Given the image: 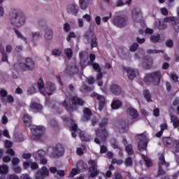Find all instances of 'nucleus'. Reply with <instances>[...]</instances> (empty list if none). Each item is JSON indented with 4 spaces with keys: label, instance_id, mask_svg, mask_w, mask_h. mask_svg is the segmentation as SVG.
Listing matches in <instances>:
<instances>
[{
    "label": "nucleus",
    "instance_id": "nucleus-1",
    "mask_svg": "<svg viewBox=\"0 0 179 179\" xmlns=\"http://www.w3.org/2000/svg\"><path fill=\"white\" fill-rule=\"evenodd\" d=\"M9 19L12 26H15V27H22L26 23L24 14L16 10H13L10 13Z\"/></svg>",
    "mask_w": 179,
    "mask_h": 179
},
{
    "label": "nucleus",
    "instance_id": "nucleus-2",
    "mask_svg": "<svg viewBox=\"0 0 179 179\" xmlns=\"http://www.w3.org/2000/svg\"><path fill=\"white\" fill-rule=\"evenodd\" d=\"M162 79V71H156L148 73L145 78L146 83H153V85H159Z\"/></svg>",
    "mask_w": 179,
    "mask_h": 179
},
{
    "label": "nucleus",
    "instance_id": "nucleus-3",
    "mask_svg": "<svg viewBox=\"0 0 179 179\" xmlns=\"http://www.w3.org/2000/svg\"><path fill=\"white\" fill-rule=\"evenodd\" d=\"M95 135L96 138H94L95 143H97V145H100V141L101 142H106L107 138H108V131H107V129H98L96 130Z\"/></svg>",
    "mask_w": 179,
    "mask_h": 179
},
{
    "label": "nucleus",
    "instance_id": "nucleus-4",
    "mask_svg": "<svg viewBox=\"0 0 179 179\" xmlns=\"http://www.w3.org/2000/svg\"><path fill=\"white\" fill-rule=\"evenodd\" d=\"M31 131L33 133L31 139L32 141H37V139H40V136L43 135V132L45 131V128L43 126L32 125L31 126Z\"/></svg>",
    "mask_w": 179,
    "mask_h": 179
},
{
    "label": "nucleus",
    "instance_id": "nucleus-5",
    "mask_svg": "<svg viewBox=\"0 0 179 179\" xmlns=\"http://www.w3.org/2000/svg\"><path fill=\"white\" fill-rule=\"evenodd\" d=\"M91 41V42H90ZM83 41L85 44H91V48L97 47V38L94 36V34L87 32L83 36Z\"/></svg>",
    "mask_w": 179,
    "mask_h": 179
},
{
    "label": "nucleus",
    "instance_id": "nucleus-6",
    "mask_svg": "<svg viewBox=\"0 0 179 179\" xmlns=\"http://www.w3.org/2000/svg\"><path fill=\"white\" fill-rule=\"evenodd\" d=\"M18 66L21 71H33L34 69V62L31 58H26L25 62L18 64Z\"/></svg>",
    "mask_w": 179,
    "mask_h": 179
},
{
    "label": "nucleus",
    "instance_id": "nucleus-7",
    "mask_svg": "<svg viewBox=\"0 0 179 179\" xmlns=\"http://www.w3.org/2000/svg\"><path fill=\"white\" fill-rule=\"evenodd\" d=\"M88 164L90 166V167L88 169L90 176L93 178L94 177H96L99 173H100V171H99L97 169V162L91 159L88 162Z\"/></svg>",
    "mask_w": 179,
    "mask_h": 179
},
{
    "label": "nucleus",
    "instance_id": "nucleus-8",
    "mask_svg": "<svg viewBox=\"0 0 179 179\" xmlns=\"http://www.w3.org/2000/svg\"><path fill=\"white\" fill-rule=\"evenodd\" d=\"M138 138L140 139L138 144V149L140 152L143 150H146V148L148 147V138L145 134L138 135Z\"/></svg>",
    "mask_w": 179,
    "mask_h": 179
},
{
    "label": "nucleus",
    "instance_id": "nucleus-9",
    "mask_svg": "<svg viewBox=\"0 0 179 179\" xmlns=\"http://www.w3.org/2000/svg\"><path fill=\"white\" fill-rule=\"evenodd\" d=\"M159 174H160L161 176H163V174H165V171L164 170H163V168L162 167V166H164V167H169V163L166 162V159H164V155H163V154L159 155Z\"/></svg>",
    "mask_w": 179,
    "mask_h": 179
},
{
    "label": "nucleus",
    "instance_id": "nucleus-10",
    "mask_svg": "<svg viewBox=\"0 0 179 179\" xmlns=\"http://www.w3.org/2000/svg\"><path fill=\"white\" fill-rule=\"evenodd\" d=\"M113 22L117 27H124L127 26V18L121 16H116L113 17Z\"/></svg>",
    "mask_w": 179,
    "mask_h": 179
},
{
    "label": "nucleus",
    "instance_id": "nucleus-11",
    "mask_svg": "<svg viewBox=\"0 0 179 179\" xmlns=\"http://www.w3.org/2000/svg\"><path fill=\"white\" fill-rule=\"evenodd\" d=\"M92 96H94V97H96L97 99V100H99V106L98 110L99 111H102L103 108H104V106H106V98H104L103 96L99 94L96 92H94L92 94Z\"/></svg>",
    "mask_w": 179,
    "mask_h": 179
},
{
    "label": "nucleus",
    "instance_id": "nucleus-12",
    "mask_svg": "<svg viewBox=\"0 0 179 179\" xmlns=\"http://www.w3.org/2000/svg\"><path fill=\"white\" fill-rule=\"evenodd\" d=\"M132 17L134 22H141L142 20V12L139 8H134L132 11Z\"/></svg>",
    "mask_w": 179,
    "mask_h": 179
},
{
    "label": "nucleus",
    "instance_id": "nucleus-13",
    "mask_svg": "<svg viewBox=\"0 0 179 179\" xmlns=\"http://www.w3.org/2000/svg\"><path fill=\"white\" fill-rule=\"evenodd\" d=\"M64 152H65V150L64 149V146H62V145H61V144H58L53 149L52 156H54V157H55V156H58V157L62 156V155H64Z\"/></svg>",
    "mask_w": 179,
    "mask_h": 179
},
{
    "label": "nucleus",
    "instance_id": "nucleus-14",
    "mask_svg": "<svg viewBox=\"0 0 179 179\" xmlns=\"http://www.w3.org/2000/svg\"><path fill=\"white\" fill-rule=\"evenodd\" d=\"M124 71L127 73V76L130 80H134L136 78V72L131 67H124Z\"/></svg>",
    "mask_w": 179,
    "mask_h": 179
},
{
    "label": "nucleus",
    "instance_id": "nucleus-15",
    "mask_svg": "<svg viewBox=\"0 0 179 179\" xmlns=\"http://www.w3.org/2000/svg\"><path fill=\"white\" fill-rule=\"evenodd\" d=\"M127 115L131 117L133 120H135V118H138L139 117L138 110L132 107H129L127 109Z\"/></svg>",
    "mask_w": 179,
    "mask_h": 179
},
{
    "label": "nucleus",
    "instance_id": "nucleus-16",
    "mask_svg": "<svg viewBox=\"0 0 179 179\" xmlns=\"http://www.w3.org/2000/svg\"><path fill=\"white\" fill-rule=\"evenodd\" d=\"M45 86V90L48 96H51V94H52V92H54L55 90V84L51 82H47Z\"/></svg>",
    "mask_w": 179,
    "mask_h": 179
},
{
    "label": "nucleus",
    "instance_id": "nucleus-17",
    "mask_svg": "<svg viewBox=\"0 0 179 179\" xmlns=\"http://www.w3.org/2000/svg\"><path fill=\"white\" fill-rule=\"evenodd\" d=\"M84 113V115L82 117V121H83V122H86L87 121H89V120H90V117L92 116V110H90V109H89V108H85L83 110Z\"/></svg>",
    "mask_w": 179,
    "mask_h": 179
},
{
    "label": "nucleus",
    "instance_id": "nucleus-18",
    "mask_svg": "<svg viewBox=\"0 0 179 179\" xmlns=\"http://www.w3.org/2000/svg\"><path fill=\"white\" fill-rule=\"evenodd\" d=\"M78 72H79V68L77 67V66H67L66 69V73H67V75H73L78 73Z\"/></svg>",
    "mask_w": 179,
    "mask_h": 179
},
{
    "label": "nucleus",
    "instance_id": "nucleus-19",
    "mask_svg": "<svg viewBox=\"0 0 179 179\" xmlns=\"http://www.w3.org/2000/svg\"><path fill=\"white\" fill-rule=\"evenodd\" d=\"M45 156V151L43 150H39L33 153V157L36 162L41 159H43Z\"/></svg>",
    "mask_w": 179,
    "mask_h": 179
},
{
    "label": "nucleus",
    "instance_id": "nucleus-20",
    "mask_svg": "<svg viewBox=\"0 0 179 179\" xmlns=\"http://www.w3.org/2000/svg\"><path fill=\"white\" fill-rule=\"evenodd\" d=\"M110 92L113 94H115L116 96H118L122 93V90H121V87L118 86L117 85H112L110 86Z\"/></svg>",
    "mask_w": 179,
    "mask_h": 179
},
{
    "label": "nucleus",
    "instance_id": "nucleus-21",
    "mask_svg": "<svg viewBox=\"0 0 179 179\" xmlns=\"http://www.w3.org/2000/svg\"><path fill=\"white\" fill-rule=\"evenodd\" d=\"M71 103L74 104V106H83L85 104V101L78 96H73L71 98Z\"/></svg>",
    "mask_w": 179,
    "mask_h": 179
},
{
    "label": "nucleus",
    "instance_id": "nucleus-22",
    "mask_svg": "<svg viewBox=\"0 0 179 179\" xmlns=\"http://www.w3.org/2000/svg\"><path fill=\"white\" fill-rule=\"evenodd\" d=\"M34 86H37L39 92L42 94H44V92H43V89L45 87V85L44 84V80H43V78H40L37 84H34Z\"/></svg>",
    "mask_w": 179,
    "mask_h": 179
},
{
    "label": "nucleus",
    "instance_id": "nucleus-23",
    "mask_svg": "<svg viewBox=\"0 0 179 179\" xmlns=\"http://www.w3.org/2000/svg\"><path fill=\"white\" fill-rule=\"evenodd\" d=\"M68 12H69V13H71V15L76 16V15H78V12H79L78 6H76V4H72L71 6H70L69 7Z\"/></svg>",
    "mask_w": 179,
    "mask_h": 179
},
{
    "label": "nucleus",
    "instance_id": "nucleus-24",
    "mask_svg": "<svg viewBox=\"0 0 179 179\" xmlns=\"http://www.w3.org/2000/svg\"><path fill=\"white\" fill-rule=\"evenodd\" d=\"M150 41L151 43H153V44H156L157 43H160V41H162V37L160 36V34H156L152 35L150 37Z\"/></svg>",
    "mask_w": 179,
    "mask_h": 179
},
{
    "label": "nucleus",
    "instance_id": "nucleus-25",
    "mask_svg": "<svg viewBox=\"0 0 179 179\" xmlns=\"http://www.w3.org/2000/svg\"><path fill=\"white\" fill-rule=\"evenodd\" d=\"M170 117H171V122H172L174 128H178L179 127L178 117H177L176 115H171V114H170Z\"/></svg>",
    "mask_w": 179,
    "mask_h": 179
},
{
    "label": "nucleus",
    "instance_id": "nucleus-26",
    "mask_svg": "<svg viewBox=\"0 0 179 179\" xmlns=\"http://www.w3.org/2000/svg\"><path fill=\"white\" fill-rule=\"evenodd\" d=\"M22 121L26 127H31V117L27 113L24 115Z\"/></svg>",
    "mask_w": 179,
    "mask_h": 179
},
{
    "label": "nucleus",
    "instance_id": "nucleus-27",
    "mask_svg": "<svg viewBox=\"0 0 179 179\" xmlns=\"http://www.w3.org/2000/svg\"><path fill=\"white\" fill-rule=\"evenodd\" d=\"M93 2V0H80V9H87L89 3Z\"/></svg>",
    "mask_w": 179,
    "mask_h": 179
},
{
    "label": "nucleus",
    "instance_id": "nucleus-28",
    "mask_svg": "<svg viewBox=\"0 0 179 179\" xmlns=\"http://www.w3.org/2000/svg\"><path fill=\"white\" fill-rule=\"evenodd\" d=\"M122 106V102L120 100L113 101L111 103V108L113 110H118L120 107Z\"/></svg>",
    "mask_w": 179,
    "mask_h": 179
},
{
    "label": "nucleus",
    "instance_id": "nucleus-29",
    "mask_svg": "<svg viewBox=\"0 0 179 179\" xmlns=\"http://www.w3.org/2000/svg\"><path fill=\"white\" fill-rule=\"evenodd\" d=\"M1 101H3V103H5V104H6V103H13L14 99H13V96H12V95H6V96H3V98H1Z\"/></svg>",
    "mask_w": 179,
    "mask_h": 179
},
{
    "label": "nucleus",
    "instance_id": "nucleus-30",
    "mask_svg": "<svg viewBox=\"0 0 179 179\" xmlns=\"http://www.w3.org/2000/svg\"><path fill=\"white\" fill-rule=\"evenodd\" d=\"M172 27L176 33H179V17L176 18L174 22H172Z\"/></svg>",
    "mask_w": 179,
    "mask_h": 179
},
{
    "label": "nucleus",
    "instance_id": "nucleus-31",
    "mask_svg": "<svg viewBox=\"0 0 179 179\" xmlns=\"http://www.w3.org/2000/svg\"><path fill=\"white\" fill-rule=\"evenodd\" d=\"M163 142L165 146H166V148H171L173 139H171V138L170 137H165L163 138Z\"/></svg>",
    "mask_w": 179,
    "mask_h": 179
},
{
    "label": "nucleus",
    "instance_id": "nucleus-32",
    "mask_svg": "<svg viewBox=\"0 0 179 179\" xmlns=\"http://www.w3.org/2000/svg\"><path fill=\"white\" fill-rule=\"evenodd\" d=\"M30 108H31L32 110H37L38 111H40L41 110H43V106L36 102H31L30 104Z\"/></svg>",
    "mask_w": 179,
    "mask_h": 179
},
{
    "label": "nucleus",
    "instance_id": "nucleus-33",
    "mask_svg": "<svg viewBox=\"0 0 179 179\" xmlns=\"http://www.w3.org/2000/svg\"><path fill=\"white\" fill-rule=\"evenodd\" d=\"M14 31L17 36L18 38H20V40H22V41H24L25 43H27V38H26L19 30L14 29Z\"/></svg>",
    "mask_w": 179,
    "mask_h": 179
},
{
    "label": "nucleus",
    "instance_id": "nucleus-34",
    "mask_svg": "<svg viewBox=\"0 0 179 179\" xmlns=\"http://www.w3.org/2000/svg\"><path fill=\"white\" fill-rule=\"evenodd\" d=\"M79 55L80 59V64H82V62H85V59L89 58V54H87L86 52H80Z\"/></svg>",
    "mask_w": 179,
    "mask_h": 179
},
{
    "label": "nucleus",
    "instance_id": "nucleus-35",
    "mask_svg": "<svg viewBox=\"0 0 179 179\" xmlns=\"http://www.w3.org/2000/svg\"><path fill=\"white\" fill-rule=\"evenodd\" d=\"M157 27L159 29V30H166V29L168 27V25L167 24L164 23V22L159 20Z\"/></svg>",
    "mask_w": 179,
    "mask_h": 179
},
{
    "label": "nucleus",
    "instance_id": "nucleus-36",
    "mask_svg": "<svg viewBox=\"0 0 179 179\" xmlns=\"http://www.w3.org/2000/svg\"><path fill=\"white\" fill-rule=\"evenodd\" d=\"M45 40L50 41V40H52V30L51 29H48L45 31V36H44Z\"/></svg>",
    "mask_w": 179,
    "mask_h": 179
},
{
    "label": "nucleus",
    "instance_id": "nucleus-37",
    "mask_svg": "<svg viewBox=\"0 0 179 179\" xmlns=\"http://www.w3.org/2000/svg\"><path fill=\"white\" fill-rule=\"evenodd\" d=\"M87 65H92V66L96 72H101V68H100V65L99 64L94 62H88Z\"/></svg>",
    "mask_w": 179,
    "mask_h": 179
},
{
    "label": "nucleus",
    "instance_id": "nucleus-38",
    "mask_svg": "<svg viewBox=\"0 0 179 179\" xmlns=\"http://www.w3.org/2000/svg\"><path fill=\"white\" fill-rule=\"evenodd\" d=\"M141 156H142L144 162H145L147 167H151V166L152 164V160H150L149 157H148L146 155H145L143 154H142Z\"/></svg>",
    "mask_w": 179,
    "mask_h": 179
},
{
    "label": "nucleus",
    "instance_id": "nucleus-39",
    "mask_svg": "<svg viewBox=\"0 0 179 179\" xmlns=\"http://www.w3.org/2000/svg\"><path fill=\"white\" fill-rule=\"evenodd\" d=\"M143 95L147 101H152V95L150 94V92H149V90H145L143 92Z\"/></svg>",
    "mask_w": 179,
    "mask_h": 179
},
{
    "label": "nucleus",
    "instance_id": "nucleus-40",
    "mask_svg": "<svg viewBox=\"0 0 179 179\" xmlns=\"http://www.w3.org/2000/svg\"><path fill=\"white\" fill-rule=\"evenodd\" d=\"M64 54H66V55L68 58H72L73 52H72L71 48H67L64 49Z\"/></svg>",
    "mask_w": 179,
    "mask_h": 179
},
{
    "label": "nucleus",
    "instance_id": "nucleus-41",
    "mask_svg": "<svg viewBox=\"0 0 179 179\" xmlns=\"http://www.w3.org/2000/svg\"><path fill=\"white\" fill-rule=\"evenodd\" d=\"M9 171V168L6 165L0 166V173L1 174H6Z\"/></svg>",
    "mask_w": 179,
    "mask_h": 179
},
{
    "label": "nucleus",
    "instance_id": "nucleus-42",
    "mask_svg": "<svg viewBox=\"0 0 179 179\" xmlns=\"http://www.w3.org/2000/svg\"><path fill=\"white\" fill-rule=\"evenodd\" d=\"M42 174L45 176V177H48L50 176V171H48V169H47V166H43L41 168Z\"/></svg>",
    "mask_w": 179,
    "mask_h": 179
},
{
    "label": "nucleus",
    "instance_id": "nucleus-43",
    "mask_svg": "<svg viewBox=\"0 0 179 179\" xmlns=\"http://www.w3.org/2000/svg\"><path fill=\"white\" fill-rule=\"evenodd\" d=\"M125 150L128 153V155H134V150L132 149L131 145H127L125 146Z\"/></svg>",
    "mask_w": 179,
    "mask_h": 179
},
{
    "label": "nucleus",
    "instance_id": "nucleus-44",
    "mask_svg": "<svg viewBox=\"0 0 179 179\" xmlns=\"http://www.w3.org/2000/svg\"><path fill=\"white\" fill-rule=\"evenodd\" d=\"M176 19H177V17H166L164 18V23H170L171 22H172V23H173V22L176 20Z\"/></svg>",
    "mask_w": 179,
    "mask_h": 179
},
{
    "label": "nucleus",
    "instance_id": "nucleus-45",
    "mask_svg": "<svg viewBox=\"0 0 179 179\" xmlns=\"http://www.w3.org/2000/svg\"><path fill=\"white\" fill-rule=\"evenodd\" d=\"M45 176L43 174V172L38 171L35 174V179H44Z\"/></svg>",
    "mask_w": 179,
    "mask_h": 179
},
{
    "label": "nucleus",
    "instance_id": "nucleus-46",
    "mask_svg": "<svg viewBox=\"0 0 179 179\" xmlns=\"http://www.w3.org/2000/svg\"><path fill=\"white\" fill-rule=\"evenodd\" d=\"M138 47H139V45L136 43H134L130 46L129 50L131 51V52H135V51L138 50Z\"/></svg>",
    "mask_w": 179,
    "mask_h": 179
},
{
    "label": "nucleus",
    "instance_id": "nucleus-47",
    "mask_svg": "<svg viewBox=\"0 0 179 179\" xmlns=\"http://www.w3.org/2000/svg\"><path fill=\"white\" fill-rule=\"evenodd\" d=\"M124 164H125V166H127V167H131V166H132V164H134V162H132V158H131V157H127V158L125 159Z\"/></svg>",
    "mask_w": 179,
    "mask_h": 179
},
{
    "label": "nucleus",
    "instance_id": "nucleus-48",
    "mask_svg": "<svg viewBox=\"0 0 179 179\" xmlns=\"http://www.w3.org/2000/svg\"><path fill=\"white\" fill-rule=\"evenodd\" d=\"M36 92L37 90L36 89V85H34L27 90V93L29 95L34 94V93H36Z\"/></svg>",
    "mask_w": 179,
    "mask_h": 179
},
{
    "label": "nucleus",
    "instance_id": "nucleus-49",
    "mask_svg": "<svg viewBox=\"0 0 179 179\" xmlns=\"http://www.w3.org/2000/svg\"><path fill=\"white\" fill-rule=\"evenodd\" d=\"M148 54H160V52H164V51L163 50H147Z\"/></svg>",
    "mask_w": 179,
    "mask_h": 179
},
{
    "label": "nucleus",
    "instance_id": "nucleus-50",
    "mask_svg": "<svg viewBox=\"0 0 179 179\" xmlns=\"http://www.w3.org/2000/svg\"><path fill=\"white\" fill-rule=\"evenodd\" d=\"M32 36V41H34L36 40H38V38H40V32L39 31H36V32H33L31 34Z\"/></svg>",
    "mask_w": 179,
    "mask_h": 179
},
{
    "label": "nucleus",
    "instance_id": "nucleus-51",
    "mask_svg": "<svg viewBox=\"0 0 179 179\" xmlns=\"http://www.w3.org/2000/svg\"><path fill=\"white\" fill-rule=\"evenodd\" d=\"M112 163L113 164H117V166H121L122 163H124V161L121 159H117L115 158L112 159Z\"/></svg>",
    "mask_w": 179,
    "mask_h": 179
},
{
    "label": "nucleus",
    "instance_id": "nucleus-52",
    "mask_svg": "<svg viewBox=\"0 0 179 179\" xmlns=\"http://www.w3.org/2000/svg\"><path fill=\"white\" fill-rule=\"evenodd\" d=\"M80 138L83 142H89L90 141V139L87 138L82 131L80 132Z\"/></svg>",
    "mask_w": 179,
    "mask_h": 179
},
{
    "label": "nucleus",
    "instance_id": "nucleus-53",
    "mask_svg": "<svg viewBox=\"0 0 179 179\" xmlns=\"http://www.w3.org/2000/svg\"><path fill=\"white\" fill-rule=\"evenodd\" d=\"M52 55H55V57H59V55H61V54H62V52L59 49H54L52 51Z\"/></svg>",
    "mask_w": 179,
    "mask_h": 179
},
{
    "label": "nucleus",
    "instance_id": "nucleus-54",
    "mask_svg": "<svg viewBox=\"0 0 179 179\" xmlns=\"http://www.w3.org/2000/svg\"><path fill=\"white\" fill-rule=\"evenodd\" d=\"M112 16H113V14L111 13H109V16L103 17L102 18V22L103 23H107V22H108V20H110V19H111Z\"/></svg>",
    "mask_w": 179,
    "mask_h": 179
},
{
    "label": "nucleus",
    "instance_id": "nucleus-55",
    "mask_svg": "<svg viewBox=\"0 0 179 179\" xmlns=\"http://www.w3.org/2000/svg\"><path fill=\"white\" fill-rule=\"evenodd\" d=\"M30 167L31 170H37L38 169V164L37 162H31Z\"/></svg>",
    "mask_w": 179,
    "mask_h": 179
},
{
    "label": "nucleus",
    "instance_id": "nucleus-56",
    "mask_svg": "<svg viewBox=\"0 0 179 179\" xmlns=\"http://www.w3.org/2000/svg\"><path fill=\"white\" fill-rule=\"evenodd\" d=\"M90 90H92V89L86 85H83L80 88L81 92H90Z\"/></svg>",
    "mask_w": 179,
    "mask_h": 179
},
{
    "label": "nucleus",
    "instance_id": "nucleus-57",
    "mask_svg": "<svg viewBox=\"0 0 179 179\" xmlns=\"http://www.w3.org/2000/svg\"><path fill=\"white\" fill-rule=\"evenodd\" d=\"M108 122V120H107V118H103L101 122L99 124V126L101 127V128H103L106 127V125H107Z\"/></svg>",
    "mask_w": 179,
    "mask_h": 179
},
{
    "label": "nucleus",
    "instance_id": "nucleus-58",
    "mask_svg": "<svg viewBox=\"0 0 179 179\" xmlns=\"http://www.w3.org/2000/svg\"><path fill=\"white\" fill-rule=\"evenodd\" d=\"M7 94H8V91H6V90L2 89L0 90L1 99H3V97H5Z\"/></svg>",
    "mask_w": 179,
    "mask_h": 179
},
{
    "label": "nucleus",
    "instance_id": "nucleus-59",
    "mask_svg": "<svg viewBox=\"0 0 179 179\" xmlns=\"http://www.w3.org/2000/svg\"><path fill=\"white\" fill-rule=\"evenodd\" d=\"M160 12L162 15H164V16H168L169 15V10L166 8H162L160 9Z\"/></svg>",
    "mask_w": 179,
    "mask_h": 179
},
{
    "label": "nucleus",
    "instance_id": "nucleus-60",
    "mask_svg": "<svg viewBox=\"0 0 179 179\" xmlns=\"http://www.w3.org/2000/svg\"><path fill=\"white\" fill-rule=\"evenodd\" d=\"M6 52L10 53L12 51H13V47H12V45H7L6 46Z\"/></svg>",
    "mask_w": 179,
    "mask_h": 179
},
{
    "label": "nucleus",
    "instance_id": "nucleus-61",
    "mask_svg": "<svg viewBox=\"0 0 179 179\" xmlns=\"http://www.w3.org/2000/svg\"><path fill=\"white\" fill-rule=\"evenodd\" d=\"M64 31H66V32L70 31H71V25H69V23H65L64 24Z\"/></svg>",
    "mask_w": 179,
    "mask_h": 179
},
{
    "label": "nucleus",
    "instance_id": "nucleus-62",
    "mask_svg": "<svg viewBox=\"0 0 179 179\" xmlns=\"http://www.w3.org/2000/svg\"><path fill=\"white\" fill-rule=\"evenodd\" d=\"M83 19H85L87 22H92V16L89 14H85L83 16Z\"/></svg>",
    "mask_w": 179,
    "mask_h": 179
},
{
    "label": "nucleus",
    "instance_id": "nucleus-63",
    "mask_svg": "<svg viewBox=\"0 0 179 179\" xmlns=\"http://www.w3.org/2000/svg\"><path fill=\"white\" fill-rule=\"evenodd\" d=\"M113 179H122V176H121V173H115Z\"/></svg>",
    "mask_w": 179,
    "mask_h": 179
},
{
    "label": "nucleus",
    "instance_id": "nucleus-64",
    "mask_svg": "<svg viewBox=\"0 0 179 179\" xmlns=\"http://www.w3.org/2000/svg\"><path fill=\"white\" fill-rule=\"evenodd\" d=\"M20 179H31L30 176L27 173H24L20 176Z\"/></svg>",
    "mask_w": 179,
    "mask_h": 179
}]
</instances>
